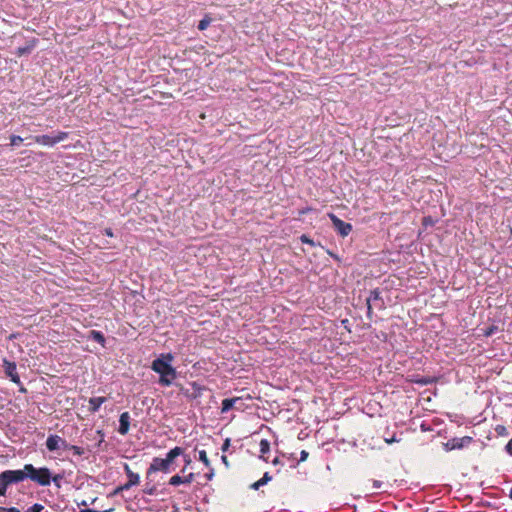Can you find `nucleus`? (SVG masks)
<instances>
[{
  "label": "nucleus",
  "instance_id": "5701e85b",
  "mask_svg": "<svg viewBox=\"0 0 512 512\" xmlns=\"http://www.w3.org/2000/svg\"><path fill=\"white\" fill-rule=\"evenodd\" d=\"M31 51V47L30 46H25V47H19L16 51V55L21 57L23 56L24 54H28L30 53Z\"/></svg>",
  "mask_w": 512,
  "mask_h": 512
},
{
  "label": "nucleus",
  "instance_id": "0eeeda50",
  "mask_svg": "<svg viewBox=\"0 0 512 512\" xmlns=\"http://www.w3.org/2000/svg\"><path fill=\"white\" fill-rule=\"evenodd\" d=\"M123 468L128 481L124 485L120 486L117 491L129 490L132 486H136L140 483L139 474L134 473L127 463H124Z\"/></svg>",
  "mask_w": 512,
  "mask_h": 512
},
{
  "label": "nucleus",
  "instance_id": "20e7f679",
  "mask_svg": "<svg viewBox=\"0 0 512 512\" xmlns=\"http://www.w3.org/2000/svg\"><path fill=\"white\" fill-rule=\"evenodd\" d=\"M27 478L40 486H49L51 484L52 473L47 467L36 468L32 464H25Z\"/></svg>",
  "mask_w": 512,
  "mask_h": 512
},
{
  "label": "nucleus",
  "instance_id": "7c9ffc66",
  "mask_svg": "<svg viewBox=\"0 0 512 512\" xmlns=\"http://www.w3.org/2000/svg\"><path fill=\"white\" fill-rule=\"evenodd\" d=\"M184 462H185V466H184V468L181 470V472H182V473H184V472H185V470H186V467H187V466H189V465L191 464V458H190L188 455L184 456Z\"/></svg>",
  "mask_w": 512,
  "mask_h": 512
},
{
  "label": "nucleus",
  "instance_id": "393cba45",
  "mask_svg": "<svg viewBox=\"0 0 512 512\" xmlns=\"http://www.w3.org/2000/svg\"><path fill=\"white\" fill-rule=\"evenodd\" d=\"M43 510H44L43 505L35 503L26 512H42Z\"/></svg>",
  "mask_w": 512,
  "mask_h": 512
},
{
  "label": "nucleus",
  "instance_id": "dca6fc26",
  "mask_svg": "<svg viewBox=\"0 0 512 512\" xmlns=\"http://www.w3.org/2000/svg\"><path fill=\"white\" fill-rule=\"evenodd\" d=\"M91 338L101 345H104L105 343V337L100 331L92 330Z\"/></svg>",
  "mask_w": 512,
  "mask_h": 512
},
{
  "label": "nucleus",
  "instance_id": "a18cd8bd",
  "mask_svg": "<svg viewBox=\"0 0 512 512\" xmlns=\"http://www.w3.org/2000/svg\"><path fill=\"white\" fill-rule=\"evenodd\" d=\"M279 463V458L276 457L275 459L272 460V464L273 465H277Z\"/></svg>",
  "mask_w": 512,
  "mask_h": 512
},
{
  "label": "nucleus",
  "instance_id": "9b49d317",
  "mask_svg": "<svg viewBox=\"0 0 512 512\" xmlns=\"http://www.w3.org/2000/svg\"><path fill=\"white\" fill-rule=\"evenodd\" d=\"M3 366H4V369H5L6 376L13 383L21 384L20 377H19V375L17 373V366H16L15 362H11V361H8V360L4 359Z\"/></svg>",
  "mask_w": 512,
  "mask_h": 512
},
{
  "label": "nucleus",
  "instance_id": "c03bdc74",
  "mask_svg": "<svg viewBox=\"0 0 512 512\" xmlns=\"http://www.w3.org/2000/svg\"><path fill=\"white\" fill-rule=\"evenodd\" d=\"M97 434H99V435H100V437H101L100 442H102V441H103V438H104V434L102 433V431H101V430H98V431H97Z\"/></svg>",
  "mask_w": 512,
  "mask_h": 512
},
{
  "label": "nucleus",
  "instance_id": "7ed1b4c3",
  "mask_svg": "<svg viewBox=\"0 0 512 512\" xmlns=\"http://www.w3.org/2000/svg\"><path fill=\"white\" fill-rule=\"evenodd\" d=\"M27 479L25 466L21 470H5L0 473V496H5L7 487L14 483H19Z\"/></svg>",
  "mask_w": 512,
  "mask_h": 512
},
{
  "label": "nucleus",
  "instance_id": "4be33fe9",
  "mask_svg": "<svg viewBox=\"0 0 512 512\" xmlns=\"http://www.w3.org/2000/svg\"><path fill=\"white\" fill-rule=\"evenodd\" d=\"M414 381H415V383L420 384V385H428V384H431L434 382V380L429 377H422V378L416 379Z\"/></svg>",
  "mask_w": 512,
  "mask_h": 512
},
{
  "label": "nucleus",
  "instance_id": "ea45409f",
  "mask_svg": "<svg viewBox=\"0 0 512 512\" xmlns=\"http://www.w3.org/2000/svg\"><path fill=\"white\" fill-rule=\"evenodd\" d=\"M228 447H229V439H227V440L224 442V444H223V446H222V450H223V451H226V450L228 449Z\"/></svg>",
  "mask_w": 512,
  "mask_h": 512
},
{
  "label": "nucleus",
  "instance_id": "a878e982",
  "mask_svg": "<svg viewBox=\"0 0 512 512\" xmlns=\"http://www.w3.org/2000/svg\"><path fill=\"white\" fill-rule=\"evenodd\" d=\"M194 479H195L194 473H189L186 476L182 477L183 484H191L194 481Z\"/></svg>",
  "mask_w": 512,
  "mask_h": 512
},
{
  "label": "nucleus",
  "instance_id": "39448f33",
  "mask_svg": "<svg viewBox=\"0 0 512 512\" xmlns=\"http://www.w3.org/2000/svg\"><path fill=\"white\" fill-rule=\"evenodd\" d=\"M67 138H68V133L63 132V131H59L55 136L38 135V136L32 137V139L36 143L43 145V146H49V147H52V146L56 145L57 143L64 141Z\"/></svg>",
  "mask_w": 512,
  "mask_h": 512
},
{
  "label": "nucleus",
  "instance_id": "c756f323",
  "mask_svg": "<svg viewBox=\"0 0 512 512\" xmlns=\"http://www.w3.org/2000/svg\"><path fill=\"white\" fill-rule=\"evenodd\" d=\"M308 456H309V453L306 450H302L301 453H300V460L299 461L300 462L306 461Z\"/></svg>",
  "mask_w": 512,
  "mask_h": 512
},
{
  "label": "nucleus",
  "instance_id": "2f4dec72",
  "mask_svg": "<svg viewBox=\"0 0 512 512\" xmlns=\"http://www.w3.org/2000/svg\"><path fill=\"white\" fill-rule=\"evenodd\" d=\"M272 477L271 475L269 474V472H265L263 477L261 478V480L265 483V485L271 481Z\"/></svg>",
  "mask_w": 512,
  "mask_h": 512
},
{
  "label": "nucleus",
  "instance_id": "f8f14e48",
  "mask_svg": "<svg viewBox=\"0 0 512 512\" xmlns=\"http://www.w3.org/2000/svg\"><path fill=\"white\" fill-rule=\"evenodd\" d=\"M471 442H472V438L469 436H465L462 438H453L445 444V449L447 451L455 450V449H462L464 446H467Z\"/></svg>",
  "mask_w": 512,
  "mask_h": 512
},
{
  "label": "nucleus",
  "instance_id": "c85d7f7f",
  "mask_svg": "<svg viewBox=\"0 0 512 512\" xmlns=\"http://www.w3.org/2000/svg\"><path fill=\"white\" fill-rule=\"evenodd\" d=\"M0 512H20V510L16 507H11V508L0 507Z\"/></svg>",
  "mask_w": 512,
  "mask_h": 512
},
{
  "label": "nucleus",
  "instance_id": "b1692460",
  "mask_svg": "<svg viewBox=\"0 0 512 512\" xmlns=\"http://www.w3.org/2000/svg\"><path fill=\"white\" fill-rule=\"evenodd\" d=\"M22 142H23V138L21 136H17V135L10 136V144L12 146L19 145Z\"/></svg>",
  "mask_w": 512,
  "mask_h": 512
},
{
  "label": "nucleus",
  "instance_id": "a19ab883",
  "mask_svg": "<svg viewBox=\"0 0 512 512\" xmlns=\"http://www.w3.org/2000/svg\"><path fill=\"white\" fill-rule=\"evenodd\" d=\"M145 492H146L147 494H149V495H153V494H154V492H155V488H154V487H152V488H148L147 490H145Z\"/></svg>",
  "mask_w": 512,
  "mask_h": 512
},
{
  "label": "nucleus",
  "instance_id": "a211bd4d",
  "mask_svg": "<svg viewBox=\"0 0 512 512\" xmlns=\"http://www.w3.org/2000/svg\"><path fill=\"white\" fill-rule=\"evenodd\" d=\"M199 460L201 462H203V464L206 466V467H210V461L208 459V456H207V453L205 450H200L199 451Z\"/></svg>",
  "mask_w": 512,
  "mask_h": 512
},
{
  "label": "nucleus",
  "instance_id": "473e14b6",
  "mask_svg": "<svg viewBox=\"0 0 512 512\" xmlns=\"http://www.w3.org/2000/svg\"><path fill=\"white\" fill-rule=\"evenodd\" d=\"M61 479H62V476L58 474V475L52 476L51 481H53L57 486H60Z\"/></svg>",
  "mask_w": 512,
  "mask_h": 512
},
{
  "label": "nucleus",
  "instance_id": "2eb2a0df",
  "mask_svg": "<svg viewBox=\"0 0 512 512\" xmlns=\"http://www.w3.org/2000/svg\"><path fill=\"white\" fill-rule=\"evenodd\" d=\"M260 457L264 460V461H268L267 457H266V454H268L270 452V442L267 440V439H262L260 441Z\"/></svg>",
  "mask_w": 512,
  "mask_h": 512
},
{
  "label": "nucleus",
  "instance_id": "f03ea898",
  "mask_svg": "<svg viewBox=\"0 0 512 512\" xmlns=\"http://www.w3.org/2000/svg\"><path fill=\"white\" fill-rule=\"evenodd\" d=\"M183 453L184 449L182 447L176 446L166 454L165 458H153L150 466L147 469L146 477L149 478L152 474L158 471H161L163 473H169L171 471V465L174 462V460L180 455H183Z\"/></svg>",
  "mask_w": 512,
  "mask_h": 512
},
{
  "label": "nucleus",
  "instance_id": "6ab92c4d",
  "mask_svg": "<svg viewBox=\"0 0 512 512\" xmlns=\"http://www.w3.org/2000/svg\"><path fill=\"white\" fill-rule=\"evenodd\" d=\"M180 484H183L182 476L180 475H174L169 479V485L172 486H178Z\"/></svg>",
  "mask_w": 512,
  "mask_h": 512
},
{
  "label": "nucleus",
  "instance_id": "cd10ccee",
  "mask_svg": "<svg viewBox=\"0 0 512 512\" xmlns=\"http://www.w3.org/2000/svg\"><path fill=\"white\" fill-rule=\"evenodd\" d=\"M264 485H265V483L261 479H259L258 481L252 483L250 485V488L253 490H258L261 486H264Z\"/></svg>",
  "mask_w": 512,
  "mask_h": 512
},
{
  "label": "nucleus",
  "instance_id": "4468645a",
  "mask_svg": "<svg viewBox=\"0 0 512 512\" xmlns=\"http://www.w3.org/2000/svg\"><path fill=\"white\" fill-rule=\"evenodd\" d=\"M106 397H92L89 399V411L91 413H96L102 404L106 402Z\"/></svg>",
  "mask_w": 512,
  "mask_h": 512
},
{
  "label": "nucleus",
  "instance_id": "412c9836",
  "mask_svg": "<svg viewBox=\"0 0 512 512\" xmlns=\"http://www.w3.org/2000/svg\"><path fill=\"white\" fill-rule=\"evenodd\" d=\"M497 330H498V327H497V326H495V325H492V326H490V327H488V328L484 329V331H483V335H484L485 337H490V336H492V335H493Z\"/></svg>",
  "mask_w": 512,
  "mask_h": 512
},
{
  "label": "nucleus",
  "instance_id": "49530a36",
  "mask_svg": "<svg viewBox=\"0 0 512 512\" xmlns=\"http://www.w3.org/2000/svg\"><path fill=\"white\" fill-rule=\"evenodd\" d=\"M509 497L512 499V488L510 489Z\"/></svg>",
  "mask_w": 512,
  "mask_h": 512
},
{
  "label": "nucleus",
  "instance_id": "ddd939ff",
  "mask_svg": "<svg viewBox=\"0 0 512 512\" xmlns=\"http://www.w3.org/2000/svg\"><path fill=\"white\" fill-rule=\"evenodd\" d=\"M129 428H130V414L128 412H123L119 418L118 432L121 435H126L129 432Z\"/></svg>",
  "mask_w": 512,
  "mask_h": 512
},
{
  "label": "nucleus",
  "instance_id": "c9c22d12",
  "mask_svg": "<svg viewBox=\"0 0 512 512\" xmlns=\"http://www.w3.org/2000/svg\"><path fill=\"white\" fill-rule=\"evenodd\" d=\"M496 431L498 432V434H503L506 431V428L504 426L499 425L497 426Z\"/></svg>",
  "mask_w": 512,
  "mask_h": 512
},
{
  "label": "nucleus",
  "instance_id": "4c0bfd02",
  "mask_svg": "<svg viewBox=\"0 0 512 512\" xmlns=\"http://www.w3.org/2000/svg\"><path fill=\"white\" fill-rule=\"evenodd\" d=\"M213 476H214V472H213V470H211L209 473H207L205 475V478L210 481V480H212Z\"/></svg>",
  "mask_w": 512,
  "mask_h": 512
},
{
  "label": "nucleus",
  "instance_id": "f257e3e1",
  "mask_svg": "<svg viewBox=\"0 0 512 512\" xmlns=\"http://www.w3.org/2000/svg\"><path fill=\"white\" fill-rule=\"evenodd\" d=\"M172 360V355L167 354L165 356L162 355V358H157L152 362L151 368L160 375L159 384L162 386H170L176 378V370L170 364Z\"/></svg>",
  "mask_w": 512,
  "mask_h": 512
},
{
  "label": "nucleus",
  "instance_id": "58836bf2",
  "mask_svg": "<svg viewBox=\"0 0 512 512\" xmlns=\"http://www.w3.org/2000/svg\"><path fill=\"white\" fill-rule=\"evenodd\" d=\"M110 510H105V511H97V510H94V509H84V510H81L80 512H109Z\"/></svg>",
  "mask_w": 512,
  "mask_h": 512
},
{
  "label": "nucleus",
  "instance_id": "423d86ee",
  "mask_svg": "<svg viewBox=\"0 0 512 512\" xmlns=\"http://www.w3.org/2000/svg\"><path fill=\"white\" fill-rule=\"evenodd\" d=\"M328 217L332 222L333 228L341 237H346L351 233L352 225L350 223L344 222L334 213H328Z\"/></svg>",
  "mask_w": 512,
  "mask_h": 512
},
{
  "label": "nucleus",
  "instance_id": "6e6552de",
  "mask_svg": "<svg viewBox=\"0 0 512 512\" xmlns=\"http://www.w3.org/2000/svg\"><path fill=\"white\" fill-rule=\"evenodd\" d=\"M367 304V316L371 319L372 315V305H377L379 308H382L384 303L381 298V292L379 289H374L370 291V295L366 300Z\"/></svg>",
  "mask_w": 512,
  "mask_h": 512
},
{
  "label": "nucleus",
  "instance_id": "9d476101",
  "mask_svg": "<svg viewBox=\"0 0 512 512\" xmlns=\"http://www.w3.org/2000/svg\"><path fill=\"white\" fill-rule=\"evenodd\" d=\"M231 409H243V399L241 397L226 398L222 401L221 413H226Z\"/></svg>",
  "mask_w": 512,
  "mask_h": 512
},
{
  "label": "nucleus",
  "instance_id": "72a5a7b5",
  "mask_svg": "<svg viewBox=\"0 0 512 512\" xmlns=\"http://www.w3.org/2000/svg\"><path fill=\"white\" fill-rule=\"evenodd\" d=\"M505 449L507 453L512 456V438L508 441Z\"/></svg>",
  "mask_w": 512,
  "mask_h": 512
},
{
  "label": "nucleus",
  "instance_id": "f704fd0d",
  "mask_svg": "<svg viewBox=\"0 0 512 512\" xmlns=\"http://www.w3.org/2000/svg\"><path fill=\"white\" fill-rule=\"evenodd\" d=\"M104 234H105L106 236H108V237H113V236H114L113 231H112V229H111V228H105V229H104Z\"/></svg>",
  "mask_w": 512,
  "mask_h": 512
},
{
  "label": "nucleus",
  "instance_id": "aec40b11",
  "mask_svg": "<svg viewBox=\"0 0 512 512\" xmlns=\"http://www.w3.org/2000/svg\"><path fill=\"white\" fill-rule=\"evenodd\" d=\"M210 22H211L210 18H204V19L199 21L197 27H198V29L200 31H203V30H205L209 26Z\"/></svg>",
  "mask_w": 512,
  "mask_h": 512
},
{
  "label": "nucleus",
  "instance_id": "1a4fd4ad",
  "mask_svg": "<svg viewBox=\"0 0 512 512\" xmlns=\"http://www.w3.org/2000/svg\"><path fill=\"white\" fill-rule=\"evenodd\" d=\"M46 447L49 451H56L61 448H67L68 443L65 439L61 438L58 435H49L46 440Z\"/></svg>",
  "mask_w": 512,
  "mask_h": 512
},
{
  "label": "nucleus",
  "instance_id": "f3484780",
  "mask_svg": "<svg viewBox=\"0 0 512 512\" xmlns=\"http://www.w3.org/2000/svg\"><path fill=\"white\" fill-rule=\"evenodd\" d=\"M66 449L71 450L73 454L77 456H82L84 454V449L80 446L68 444V447Z\"/></svg>",
  "mask_w": 512,
  "mask_h": 512
},
{
  "label": "nucleus",
  "instance_id": "bb28decb",
  "mask_svg": "<svg viewBox=\"0 0 512 512\" xmlns=\"http://www.w3.org/2000/svg\"><path fill=\"white\" fill-rule=\"evenodd\" d=\"M300 241L302 243L309 244L311 246H315L314 241L309 236H307L306 234H303V235L300 236Z\"/></svg>",
  "mask_w": 512,
  "mask_h": 512
},
{
  "label": "nucleus",
  "instance_id": "37998d69",
  "mask_svg": "<svg viewBox=\"0 0 512 512\" xmlns=\"http://www.w3.org/2000/svg\"><path fill=\"white\" fill-rule=\"evenodd\" d=\"M373 486H374L375 488H380V486H381V482H380V481L375 480V481L373 482Z\"/></svg>",
  "mask_w": 512,
  "mask_h": 512
},
{
  "label": "nucleus",
  "instance_id": "79ce46f5",
  "mask_svg": "<svg viewBox=\"0 0 512 512\" xmlns=\"http://www.w3.org/2000/svg\"><path fill=\"white\" fill-rule=\"evenodd\" d=\"M221 460H222V462H223L226 466H228V465H229V463H228V459H227V456L223 455V456L221 457Z\"/></svg>",
  "mask_w": 512,
  "mask_h": 512
},
{
  "label": "nucleus",
  "instance_id": "e433bc0d",
  "mask_svg": "<svg viewBox=\"0 0 512 512\" xmlns=\"http://www.w3.org/2000/svg\"><path fill=\"white\" fill-rule=\"evenodd\" d=\"M397 441H398V440L395 438V436H393L392 438H386V439H385V442H386L387 444H392V443L397 442Z\"/></svg>",
  "mask_w": 512,
  "mask_h": 512
}]
</instances>
